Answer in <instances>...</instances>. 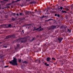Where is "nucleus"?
Instances as JSON below:
<instances>
[{
	"mask_svg": "<svg viewBox=\"0 0 73 73\" xmlns=\"http://www.w3.org/2000/svg\"><path fill=\"white\" fill-rule=\"evenodd\" d=\"M40 13H41V11L40 10H38L37 13L38 15H39V16H40Z\"/></svg>",
	"mask_w": 73,
	"mask_h": 73,
	"instance_id": "nucleus-16",
	"label": "nucleus"
},
{
	"mask_svg": "<svg viewBox=\"0 0 73 73\" xmlns=\"http://www.w3.org/2000/svg\"><path fill=\"white\" fill-rule=\"evenodd\" d=\"M55 16H58V17H60V15L59 14H55L54 15Z\"/></svg>",
	"mask_w": 73,
	"mask_h": 73,
	"instance_id": "nucleus-14",
	"label": "nucleus"
},
{
	"mask_svg": "<svg viewBox=\"0 0 73 73\" xmlns=\"http://www.w3.org/2000/svg\"><path fill=\"white\" fill-rule=\"evenodd\" d=\"M12 25V24H9L7 25V28H11V25Z\"/></svg>",
	"mask_w": 73,
	"mask_h": 73,
	"instance_id": "nucleus-11",
	"label": "nucleus"
},
{
	"mask_svg": "<svg viewBox=\"0 0 73 73\" xmlns=\"http://www.w3.org/2000/svg\"><path fill=\"white\" fill-rule=\"evenodd\" d=\"M35 12H35L34 13L32 12V13H31V14H32V16H34L35 15L33 14V13H35Z\"/></svg>",
	"mask_w": 73,
	"mask_h": 73,
	"instance_id": "nucleus-31",
	"label": "nucleus"
},
{
	"mask_svg": "<svg viewBox=\"0 0 73 73\" xmlns=\"http://www.w3.org/2000/svg\"><path fill=\"white\" fill-rule=\"evenodd\" d=\"M8 24H3L1 25L0 26V27L1 28H7V26Z\"/></svg>",
	"mask_w": 73,
	"mask_h": 73,
	"instance_id": "nucleus-5",
	"label": "nucleus"
},
{
	"mask_svg": "<svg viewBox=\"0 0 73 73\" xmlns=\"http://www.w3.org/2000/svg\"><path fill=\"white\" fill-rule=\"evenodd\" d=\"M21 0H17V1H15V2H17V1H19Z\"/></svg>",
	"mask_w": 73,
	"mask_h": 73,
	"instance_id": "nucleus-45",
	"label": "nucleus"
},
{
	"mask_svg": "<svg viewBox=\"0 0 73 73\" xmlns=\"http://www.w3.org/2000/svg\"><path fill=\"white\" fill-rule=\"evenodd\" d=\"M3 55H0V58H3Z\"/></svg>",
	"mask_w": 73,
	"mask_h": 73,
	"instance_id": "nucleus-37",
	"label": "nucleus"
},
{
	"mask_svg": "<svg viewBox=\"0 0 73 73\" xmlns=\"http://www.w3.org/2000/svg\"><path fill=\"white\" fill-rule=\"evenodd\" d=\"M8 66H9V65L5 66H4V68H7L8 67Z\"/></svg>",
	"mask_w": 73,
	"mask_h": 73,
	"instance_id": "nucleus-41",
	"label": "nucleus"
},
{
	"mask_svg": "<svg viewBox=\"0 0 73 73\" xmlns=\"http://www.w3.org/2000/svg\"><path fill=\"white\" fill-rule=\"evenodd\" d=\"M65 9H66V11H69V9L68 8V7H65Z\"/></svg>",
	"mask_w": 73,
	"mask_h": 73,
	"instance_id": "nucleus-29",
	"label": "nucleus"
},
{
	"mask_svg": "<svg viewBox=\"0 0 73 73\" xmlns=\"http://www.w3.org/2000/svg\"><path fill=\"white\" fill-rule=\"evenodd\" d=\"M52 59L54 60H56V59L54 58H52Z\"/></svg>",
	"mask_w": 73,
	"mask_h": 73,
	"instance_id": "nucleus-42",
	"label": "nucleus"
},
{
	"mask_svg": "<svg viewBox=\"0 0 73 73\" xmlns=\"http://www.w3.org/2000/svg\"><path fill=\"white\" fill-rule=\"evenodd\" d=\"M41 61L40 60H38V62H39V63H40L41 62Z\"/></svg>",
	"mask_w": 73,
	"mask_h": 73,
	"instance_id": "nucleus-59",
	"label": "nucleus"
},
{
	"mask_svg": "<svg viewBox=\"0 0 73 73\" xmlns=\"http://www.w3.org/2000/svg\"><path fill=\"white\" fill-rule=\"evenodd\" d=\"M5 37L6 38H5V40L8 39V38H16V35L15 34H13L11 35L7 36H6Z\"/></svg>",
	"mask_w": 73,
	"mask_h": 73,
	"instance_id": "nucleus-3",
	"label": "nucleus"
},
{
	"mask_svg": "<svg viewBox=\"0 0 73 73\" xmlns=\"http://www.w3.org/2000/svg\"><path fill=\"white\" fill-rule=\"evenodd\" d=\"M50 20H51V19H49L46 20L45 21H50Z\"/></svg>",
	"mask_w": 73,
	"mask_h": 73,
	"instance_id": "nucleus-36",
	"label": "nucleus"
},
{
	"mask_svg": "<svg viewBox=\"0 0 73 73\" xmlns=\"http://www.w3.org/2000/svg\"><path fill=\"white\" fill-rule=\"evenodd\" d=\"M37 61V60H35V62H36Z\"/></svg>",
	"mask_w": 73,
	"mask_h": 73,
	"instance_id": "nucleus-64",
	"label": "nucleus"
},
{
	"mask_svg": "<svg viewBox=\"0 0 73 73\" xmlns=\"http://www.w3.org/2000/svg\"><path fill=\"white\" fill-rule=\"evenodd\" d=\"M22 5H20V6H21V7H23L24 5V3H22Z\"/></svg>",
	"mask_w": 73,
	"mask_h": 73,
	"instance_id": "nucleus-23",
	"label": "nucleus"
},
{
	"mask_svg": "<svg viewBox=\"0 0 73 73\" xmlns=\"http://www.w3.org/2000/svg\"><path fill=\"white\" fill-rule=\"evenodd\" d=\"M51 20H53L54 21H55V20H56L51 19Z\"/></svg>",
	"mask_w": 73,
	"mask_h": 73,
	"instance_id": "nucleus-55",
	"label": "nucleus"
},
{
	"mask_svg": "<svg viewBox=\"0 0 73 73\" xmlns=\"http://www.w3.org/2000/svg\"><path fill=\"white\" fill-rule=\"evenodd\" d=\"M3 47L4 48H7V46H3Z\"/></svg>",
	"mask_w": 73,
	"mask_h": 73,
	"instance_id": "nucleus-43",
	"label": "nucleus"
},
{
	"mask_svg": "<svg viewBox=\"0 0 73 73\" xmlns=\"http://www.w3.org/2000/svg\"><path fill=\"white\" fill-rule=\"evenodd\" d=\"M58 9L60 10V9H62V8H63V7H60V8H59V7H58Z\"/></svg>",
	"mask_w": 73,
	"mask_h": 73,
	"instance_id": "nucleus-24",
	"label": "nucleus"
},
{
	"mask_svg": "<svg viewBox=\"0 0 73 73\" xmlns=\"http://www.w3.org/2000/svg\"><path fill=\"white\" fill-rule=\"evenodd\" d=\"M63 39V38L62 37H59L58 38V41L59 43H60L61 42L62 40Z\"/></svg>",
	"mask_w": 73,
	"mask_h": 73,
	"instance_id": "nucleus-6",
	"label": "nucleus"
},
{
	"mask_svg": "<svg viewBox=\"0 0 73 73\" xmlns=\"http://www.w3.org/2000/svg\"><path fill=\"white\" fill-rule=\"evenodd\" d=\"M31 0H26L27 1H29H29H31Z\"/></svg>",
	"mask_w": 73,
	"mask_h": 73,
	"instance_id": "nucleus-51",
	"label": "nucleus"
},
{
	"mask_svg": "<svg viewBox=\"0 0 73 73\" xmlns=\"http://www.w3.org/2000/svg\"><path fill=\"white\" fill-rule=\"evenodd\" d=\"M17 59L16 58V57H13V60H12L11 61H10L9 62L10 64H12V65H14V66H17L18 64L17 63Z\"/></svg>",
	"mask_w": 73,
	"mask_h": 73,
	"instance_id": "nucleus-2",
	"label": "nucleus"
},
{
	"mask_svg": "<svg viewBox=\"0 0 73 73\" xmlns=\"http://www.w3.org/2000/svg\"><path fill=\"white\" fill-rule=\"evenodd\" d=\"M27 38H28V36H27L24 38H20L18 39H16V41L17 42H21V43L23 42L24 44L27 41Z\"/></svg>",
	"mask_w": 73,
	"mask_h": 73,
	"instance_id": "nucleus-1",
	"label": "nucleus"
},
{
	"mask_svg": "<svg viewBox=\"0 0 73 73\" xmlns=\"http://www.w3.org/2000/svg\"><path fill=\"white\" fill-rule=\"evenodd\" d=\"M67 31H68V32H69L70 33L71 32V31L70 30H69V29H67Z\"/></svg>",
	"mask_w": 73,
	"mask_h": 73,
	"instance_id": "nucleus-32",
	"label": "nucleus"
},
{
	"mask_svg": "<svg viewBox=\"0 0 73 73\" xmlns=\"http://www.w3.org/2000/svg\"><path fill=\"white\" fill-rule=\"evenodd\" d=\"M18 61L19 63H20V65L21 66V69H23V64H23V62H21V59L20 58L18 59Z\"/></svg>",
	"mask_w": 73,
	"mask_h": 73,
	"instance_id": "nucleus-4",
	"label": "nucleus"
},
{
	"mask_svg": "<svg viewBox=\"0 0 73 73\" xmlns=\"http://www.w3.org/2000/svg\"><path fill=\"white\" fill-rule=\"evenodd\" d=\"M51 58H49V57H47V59H46V61H50V60H51Z\"/></svg>",
	"mask_w": 73,
	"mask_h": 73,
	"instance_id": "nucleus-17",
	"label": "nucleus"
},
{
	"mask_svg": "<svg viewBox=\"0 0 73 73\" xmlns=\"http://www.w3.org/2000/svg\"><path fill=\"white\" fill-rule=\"evenodd\" d=\"M71 7H72V8H73V4H72L71 5Z\"/></svg>",
	"mask_w": 73,
	"mask_h": 73,
	"instance_id": "nucleus-53",
	"label": "nucleus"
},
{
	"mask_svg": "<svg viewBox=\"0 0 73 73\" xmlns=\"http://www.w3.org/2000/svg\"><path fill=\"white\" fill-rule=\"evenodd\" d=\"M41 26H40L39 28H37V30L39 32L40 31H42L43 30V29H41Z\"/></svg>",
	"mask_w": 73,
	"mask_h": 73,
	"instance_id": "nucleus-7",
	"label": "nucleus"
},
{
	"mask_svg": "<svg viewBox=\"0 0 73 73\" xmlns=\"http://www.w3.org/2000/svg\"><path fill=\"white\" fill-rule=\"evenodd\" d=\"M31 25V24H25V25H23V27H26V26H28V25H29H29Z\"/></svg>",
	"mask_w": 73,
	"mask_h": 73,
	"instance_id": "nucleus-15",
	"label": "nucleus"
},
{
	"mask_svg": "<svg viewBox=\"0 0 73 73\" xmlns=\"http://www.w3.org/2000/svg\"><path fill=\"white\" fill-rule=\"evenodd\" d=\"M13 28V24H11V28Z\"/></svg>",
	"mask_w": 73,
	"mask_h": 73,
	"instance_id": "nucleus-40",
	"label": "nucleus"
},
{
	"mask_svg": "<svg viewBox=\"0 0 73 73\" xmlns=\"http://www.w3.org/2000/svg\"><path fill=\"white\" fill-rule=\"evenodd\" d=\"M11 15H13V16H16V13H12Z\"/></svg>",
	"mask_w": 73,
	"mask_h": 73,
	"instance_id": "nucleus-28",
	"label": "nucleus"
},
{
	"mask_svg": "<svg viewBox=\"0 0 73 73\" xmlns=\"http://www.w3.org/2000/svg\"><path fill=\"white\" fill-rule=\"evenodd\" d=\"M30 13H31V14H32V12L31 11H28V15H29Z\"/></svg>",
	"mask_w": 73,
	"mask_h": 73,
	"instance_id": "nucleus-33",
	"label": "nucleus"
},
{
	"mask_svg": "<svg viewBox=\"0 0 73 73\" xmlns=\"http://www.w3.org/2000/svg\"><path fill=\"white\" fill-rule=\"evenodd\" d=\"M27 17H28V16H27V17H25L21 18L22 20H25V18H27Z\"/></svg>",
	"mask_w": 73,
	"mask_h": 73,
	"instance_id": "nucleus-20",
	"label": "nucleus"
},
{
	"mask_svg": "<svg viewBox=\"0 0 73 73\" xmlns=\"http://www.w3.org/2000/svg\"><path fill=\"white\" fill-rule=\"evenodd\" d=\"M60 64H62V65H63V64H64V61H60Z\"/></svg>",
	"mask_w": 73,
	"mask_h": 73,
	"instance_id": "nucleus-27",
	"label": "nucleus"
},
{
	"mask_svg": "<svg viewBox=\"0 0 73 73\" xmlns=\"http://www.w3.org/2000/svg\"><path fill=\"white\" fill-rule=\"evenodd\" d=\"M38 50H37V52H38V51H40V48H38Z\"/></svg>",
	"mask_w": 73,
	"mask_h": 73,
	"instance_id": "nucleus-46",
	"label": "nucleus"
},
{
	"mask_svg": "<svg viewBox=\"0 0 73 73\" xmlns=\"http://www.w3.org/2000/svg\"><path fill=\"white\" fill-rule=\"evenodd\" d=\"M19 13V15H20V16H23L24 15V14L23 13H21V12H20Z\"/></svg>",
	"mask_w": 73,
	"mask_h": 73,
	"instance_id": "nucleus-19",
	"label": "nucleus"
},
{
	"mask_svg": "<svg viewBox=\"0 0 73 73\" xmlns=\"http://www.w3.org/2000/svg\"><path fill=\"white\" fill-rule=\"evenodd\" d=\"M51 29L52 30H54V29L56 28V26L55 25H53L51 26Z\"/></svg>",
	"mask_w": 73,
	"mask_h": 73,
	"instance_id": "nucleus-8",
	"label": "nucleus"
},
{
	"mask_svg": "<svg viewBox=\"0 0 73 73\" xmlns=\"http://www.w3.org/2000/svg\"><path fill=\"white\" fill-rule=\"evenodd\" d=\"M47 64V63L46 62H45V65H46Z\"/></svg>",
	"mask_w": 73,
	"mask_h": 73,
	"instance_id": "nucleus-58",
	"label": "nucleus"
},
{
	"mask_svg": "<svg viewBox=\"0 0 73 73\" xmlns=\"http://www.w3.org/2000/svg\"><path fill=\"white\" fill-rule=\"evenodd\" d=\"M34 39H35V38H32V41H33Z\"/></svg>",
	"mask_w": 73,
	"mask_h": 73,
	"instance_id": "nucleus-52",
	"label": "nucleus"
},
{
	"mask_svg": "<svg viewBox=\"0 0 73 73\" xmlns=\"http://www.w3.org/2000/svg\"><path fill=\"white\" fill-rule=\"evenodd\" d=\"M29 27V25H28V26H25V27H26V28H28V27Z\"/></svg>",
	"mask_w": 73,
	"mask_h": 73,
	"instance_id": "nucleus-56",
	"label": "nucleus"
},
{
	"mask_svg": "<svg viewBox=\"0 0 73 73\" xmlns=\"http://www.w3.org/2000/svg\"><path fill=\"white\" fill-rule=\"evenodd\" d=\"M48 30H50V29H51V27H50V28H48Z\"/></svg>",
	"mask_w": 73,
	"mask_h": 73,
	"instance_id": "nucleus-49",
	"label": "nucleus"
},
{
	"mask_svg": "<svg viewBox=\"0 0 73 73\" xmlns=\"http://www.w3.org/2000/svg\"><path fill=\"white\" fill-rule=\"evenodd\" d=\"M25 13H26V15H28V11H26L25 12Z\"/></svg>",
	"mask_w": 73,
	"mask_h": 73,
	"instance_id": "nucleus-35",
	"label": "nucleus"
},
{
	"mask_svg": "<svg viewBox=\"0 0 73 73\" xmlns=\"http://www.w3.org/2000/svg\"><path fill=\"white\" fill-rule=\"evenodd\" d=\"M5 18H6V19H7L8 17V15H5Z\"/></svg>",
	"mask_w": 73,
	"mask_h": 73,
	"instance_id": "nucleus-34",
	"label": "nucleus"
},
{
	"mask_svg": "<svg viewBox=\"0 0 73 73\" xmlns=\"http://www.w3.org/2000/svg\"><path fill=\"white\" fill-rule=\"evenodd\" d=\"M12 5V3H10L7 4L5 6L8 7V6H9V5Z\"/></svg>",
	"mask_w": 73,
	"mask_h": 73,
	"instance_id": "nucleus-18",
	"label": "nucleus"
},
{
	"mask_svg": "<svg viewBox=\"0 0 73 73\" xmlns=\"http://www.w3.org/2000/svg\"><path fill=\"white\" fill-rule=\"evenodd\" d=\"M62 13H66V11H64V10H62Z\"/></svg>",
	"mask_w": 73,
	"mask_h": 73,
	"instance_id": "nucleus-26",
	"label": "nucleus"
},
{
	"mask_svg": "<svg viewBox=\"0 0 73 73\" xmlns=\"http://www.w3.org/2000/svg\"><path fill=\"white\" fill-rule=\"evenodd\" d=\"M25 63V64H28V62H27V61H24V62H22V63Z\"/></svg>",
	"mask_w": 73,
	"mask_h": 73,
	"instance_id": "nucleus-21",
	"label": "nucleus"
},
{
	"mask_svg": "<svg viewBox=\"0 0 73 73\" xmlns=\"http://www.w3.org/2000/svg\"><path fill=\"white\" fill-rule=\"evenodd\" d=\"M3 1L5 2V3H7V2H8V0H3Z\"/></svg>",
	"mask_w": 73,
	"mask_h": 73,
	"instance_id": "nucleus-25",
	"label": "nucleus"
},
{
	"mask_svg": "<svg viewBox=\"0 0 73 73\" xmlns=\"http://www.w3.org/2000/svg\"><path fill=\"white\" fill-rule=\"evenodd\" d=\"M0 3H1L2 5H4L5 4V2L3 1H0Z\"/></svg>",
	"mask_w": 73,
	"mask_h": 73,
	"instance_id": "nucleus-10",
	"label": "nucleus"
},
{
	"mask_svg": "<svg viewBox=\"0 0 73 73\" xmlns=\"http://www.w3.org/2000/svg\"><path fill=\"white\" fill-rule=\"evenodd\" d=\"M61 29H65L66 30V27H64V25H62L60 27Z\"/></svg>",
	"mask_w": 73,
	"mask_h": 73,
	"instance_id": "nucleus-9",
	"label": "nucleus"
},
{
	"mask_svg": "<svg viewBox=\"0 0 73 73\" xmlns=\"http://www.w3.org/2000/svg\"><path fill=\"white\" fill-rule=\"evenodd\" d=\"M16 15L17 16H19V14H18V13H17L16 14Z\"/></svg>",
	"mask_w": 73,
	"mask_h": 73,
	"instance_id": "nucleus-60",
	"label": "nucleus"
},
{
	"mask_svg": "<svg viewBox=\"0 0 73 73\" xmlns=\"http://www.w3.org/2000/svg\"><path fill=\"white\" fill-rule=\"evenodd\" d=\"M11 20H13V21H15V20H16V18H14L13 17H12Z\"/></svg>",
	"mask_w": 73,
	"mask_h": 73,
	"instance_id": "nucleus-22",
	"label": "nucleus"
},
{
	"mask_svg": "<svg viewBox=\"0 0 73 73\" xmlns=\"http://www.w3.org/2000/svg\"><path fill=\"white\" fill-rule=\"evenodd\" d=\"M20 44H17L16 46V48H15V49H19L20 48Z\"/></svg>",
	"mask_w": 73,
	"mask_h": 73,
	"instance_id": "nucleus-12",
	"label": "nucleus"
},
{
	"mask_svg": "<svg viewBox=\"0 0 73 73\" xmlns=\"http://www.w3.org/2000/svg\"><path fill=\"white\" fill-rule=\"evenodd\" d=\"M19 21H21V20H22V19H21V18H20L19 19Z\"/></svg>",
	"mask_w": 73,
	"mask_h": 73,
	"instance_id": "nucleus-47",
	"label": "nucleus"
},
{
	"mask_svg": "<svg viewBox=\"0 0 73 73\" xmlns=\"http://www.w3.org/2000/svg\"><path fill=\"white\" fill-rule=\"evenodd\" d=\"M15 2H16L15 1H12L11 3V4H13L14 3H15Z\"/></svg>",
	"mask_w": 73,
	"mask_h": 73,
	"instance_id": "nucleus-30",
	"label": "nucleus"
},
{
	"mask_svg": "<svg viewBox=\"0 0 73 73\" xmlns=\"http://www.w3.org/2000/svg\"><path fill=\"white\" fill-rule=\"evenodd\" d=\"M36 30H37V29H33V31H36Z\"/></svg>",
	"mask_w": 73,
	"mask_h": 73,
	"instance_id": "nucleus-54",
	"label": "nucleus"
},
{
	"mask_svg": "<svg viewBox=\"0 0 73 73\" xmlns=\"http://www.w3.org/2000/svg\"><path fill=\"white\" fill-rule=\"evenodd\" d=\"M40 43H38L37 44V45H40Z\"/></svg>",
	"mask_w": 73,
	"mask_h": 73,
	"instance_id": "nucleus-62",
	"label": "nucleus"
},
{
	"mask_svg": "<svg viewBox=\"0 0 73 73\" xmlns=\"http://www.w3.org/2000/svg\"><path fill=\"white\" fill-rule=\"evenodd\" d=\"M41 17V19H44V18L45 17V16L43 15V16H42Z\"/></svg>",
	"mask_w": 73,
	"mask_h": 73,
	"instance_id": "nucleus-39",
	"label": "nucleus"
},
{
	"mask_svg": "<svg viewBox=\"0 0 73 73\" xmlns=\"http://www.w3.org/2000/svg\"><path fill=\"white\" fill-rule=\"evenodd\" d=\"M49 64H47L46 65V66H49Z\"/></svg>",
	"mask_w": 73,
	"mask_h": 73,
	"instance_id": "nucleus-57",
	"label": "nucleus"
},
{
	"mask_svg": "<svg viewBox=\"0 0 73 73\" xmlns=\"http://www.w3.org/2000/svg\"><path fill=\"white\" fill-rule=\"evenodd\" d=\"M28 17H27L26 18H25V20H27L28 19Z\"/></svg>",
	"mask_w": 73,
	"mask_h": 73,
	"instance_id": "nucleus-44",
	"label": "nucleus"
},
{
	"mask_svg": "<svg viewBox=\"0 0 73 73\" xmlns=\"http://www.w3.org/2000/svg\"><path fill=\"white\" fill-rule=\"evenodd\" d=\"M31 26V25H29V27H28V29H29V26Z\"/></svg>",
	"mask_w": 73,
	"mask_h": 73,
	"instance_id": "nucleus-63",
	"label": "nucleus"
},
{
	"mask_svg": "<svg viewBox=\"0 0 73 73\" xmlns=\"http://www.w3.org/2000/svg\"><path fill=\"white\" fill-rule=\"evenodd\" d=\"M50 13H53V12L51 11H50Z\"/></svg>",
	"mask_w": 73,
	"mask_h": 73,
	"instance_id": "nucleus-61",
	"label": "nucleus"
},
{
	"mask_svg": "<svg viewBox=\"0 0 73 73\" xmlns=\"http://www.w3.org/2000/svg\"><path fill=\"white\" fill-rule=\"evenodd\" d=\"M36 2L35 1H32L31 2H29V4H36Z\"/></svg>",
	"mask_w": 73,
	"mask_h": 73,
	"instance_id": "nucleus-13",
	"label": "nucleus"
},
{
	"mask_svg": "<svg viewBox=\"0 0 73 73\" xmlns=\"http://www.w3.org/2000/svg\"><path fill=\"white\" fill-rule=\"evenodd\" d=\"M36 46V44H35L34 47V48H37V47Z\"/></svg>",
	"mask_w": 73,
	"mask_h": 73,
	"instance_id": "nucleus-38",
	"label": "nucleus"
},
{
	"mask_svg": "<svg viewBox=\"0 0 73 73\" xmlns=\"http://www.w3.org/2000/svg\"><path fill=\"white\" fill-rule=\"evenodd\" d=\"M5 8H7L8 9V8H9V7H8V6H7L6 7H5Z\"/></svg>",
	"mask_w": 73,
	"mask_h": 73,
	"instance_id": "nucleus-50",
	"label": "nucleus"
},
{
	"mask_svg": "<svg viewBox=\"0 0 73 73\" xmlns=\"http://www.w3.org/2000/svg\"><path fill=\"white\" fill-rule=\"evenodd\" d=\"M56 9L57 11H59V9H58V7Z\"/></svg>",
	"mask_w": 73,
	"mask_h": 73,
	"instance_id": "nucleus-48",
	"label": "nucleus"
}]
</instances>
